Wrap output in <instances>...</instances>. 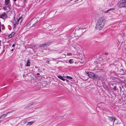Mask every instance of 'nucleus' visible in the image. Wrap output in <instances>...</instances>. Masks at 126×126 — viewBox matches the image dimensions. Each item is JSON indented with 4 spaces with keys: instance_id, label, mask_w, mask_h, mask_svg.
I'll use <instances>...</instances> for the list:
<instances>
[{
    "instance_id": "25",
    "label": "nucleus",
    "mask_w": 126,
    "mask_h": 126,
    "mask_svg": "<svg viewBox=\"0 0 126 126\" xmlns=\"http://www.w3.org/2000/svg\"><path fill=\"white\" fill-rule=\"evenodd\" d=\"M71 54H72L71 53H68V55H71Z\"/></svg>"
},
{
    "instance_id": "35",
    "label": "nucleus",
    "mask_w": 126,
    "mask_h": 126,
    "mask_svg": "<svg viewBox=\"0 0 126 126\" xmlns=\"http://www.w3.org/2000/svg\"><path fill=\"white\" fill-rule=\"evenodd\" d=\"M66 81L67 82L68 81V80H66Z\"/></svg>"
},
{
    "instance_id": "19",
    "label": "nucleus",
    "mask_w": 126,
    "mask_h": 126,
    "mask_svg": "<svg viewBox=\"0 0 126 126\" xmlns=\"http://www.w3.org/2000/svg\"><path fill=\"white\" fill-rule=\"evenodd\" d=\"M66 78L69 79H71L72 78V77L68 76H67Z\"/></svg>"
},
{
    "instance_id": "20",
    "label": "nucleus",
    "mask_w": 126,
    "mask_h": 126,
    "mask_svg": "<svg viewBox=\"0 0 126 126\" xmlns=\"http://www.w3.org/2000/svg\"><path fill=\"white\" fill-rule=\"evenodd\" d=\"M109 12L110 11H109V10H107L105 11L104 12L105 13H108V12Z\"/></svg>"
},
{
    "instance_id": "37",
    "label": "nucleus",
    "mask_w": 126,
    "mask_h": 126,
    "mask_svg": "<svg viewBox=\"0 0 126 126\" xmlns=\"http://www.w3.org/2000/svg\"><path fill=\"white\" fill-rule=\"evenodd\" d=\"M72 0H70V1H72Z\"/></svg>"
},
{
    "instance_id": "1",
    "label": "nucleus",
    "mask_w": 126,
    "mask_h": 126,
    "mask_svg": "<svg viewBox=\"0 0 126 126\" xmlns=\"http://www.w3.org/2000/svg\"><path fill=\"white\" fill-rule=\"evenodd\" d=\"M105 22V19L104 16L100 17L96 23L95 28L97 30H102L104 28Z\"/></svg>"
},
{
    "instance_id": "17",
    "label": "nucleus",
    "mask_w": 126,
    "mask_h": 126,
    "mask_svg": "<svg viewBox=\"0 0 126 126\" xmlns=\"http://www.w3.org/2000/svg\"><path fill=\"white\" fill-rule=\"evenodd\" d=\"M115 10V9L114 8H111L110 9H109V11H114Z\"/></svg>"
},
{
    "instance_id": "9",
    "label": "nucleus",
    "mask_w": 126,
    "mask_h": 126,
    "mask_svg": "<svg viewBox=\"0 0 126 126\" xmlns=\"http://www.w3.org/2000/svg\"><path fill=\"white\" fill-rule=\"evenodd\" d=\"M116 119L114 117H110V120L112 122H113V123L115 121V120Z\"/></svg>"
},
{
    "instance_id": "32",
    "label": "nucleus",
    "mask_w": 126,
    "mask_h": 126,
    "mask_svg": "<svg viewBox=\"0 0 126 126\" xmlns=\"http://www.w3.org/2000/svg\"><path fill=\"white\" fill-rule=\"evenodd\" d=\"M14 49H12L11 50V51H13V50H14Z\"/></svg>"
},
{
    "instance_id": "8",
    "label": "nucleus",
    "mask_w": 126,
    "mask_h": 126,
    "mask_svg": "<svg viewBox=\"0 0 126 126\" xmlns=\"http://www.w3.org/2000/svg\"><path fill=\"white\" fill-rule=\"evenodd\" d=\"M31 64L30 61V60H28L27 62V64L26 65V66H29Z\"/></svg>"
},
{
    "instance_id": "13",
    "label": "nucleus",
    "mask_w": 126,
    "mask_h": 126,
    "mask_svg": "<svg viewBox=\"0 0 126 126\" xmlns=\"http://www.w3.org/2000/svg\"><path fill=\"white\" fill-rule=\"evenodd\" d=\"M58 77L60 79H61L62 80H63V81H65V79H64L62 76H61L59 75L58 76Z\"/></svg>"
},
{
    "instance_id": "11",
    "label": "nucleus",
    "mask_w": 126,
    "mask_h": 126,
    "mask_svg": "<svg viewBox=\"0 0 126 126\" xmlns=\"http://www.w3.org/2000/svg\"><path fill=\"white\" fill-rule=\"evenodd\" d=\"M2 16L3 17V19H5L7 17V16L5 13H3L2 14Z\"/></svg>"
},
{
    "instance_id": "34",
    "label": "nucleus",
    "mask_w": 126,
    "mask_h": 126,
    "mask_svg": "<svg viewBox=\"0 0 126 126\" xmlns=\"http://www.w3.org/2000/svg\"><path fill=\"white\" fill-rule=\"evenodd\" d=\"M1 118H2V117H1V116H0V119H1Z\"/></svg>"
},
{
    "instance_id": "14",
    "label": "nucleus",
    "mask_w": 126,
    "mask_h": 126,
    "mask_svg": "<svg viewBox=\"0 0 126 126\" xmlns=\"http://www.w3.org/2000/svg\"><path fill=\"white\" fill-rule=\"evenodd\" d=\"M34 121H32L31 122H28V124H27V125H32L34 123Z\"/></svg>"
},
{
    "instance_id": "16",
    "label": "nucleus",
    "mask_w": 126,
    "mask_h": 126,
    "mask_svg": "<svg viewBox=\"0 0 126 126\" xmlns=\"http://www.w3.org/2000/svg\"><path fill=\"white\" fill-rule=\"evenodd\" d=\"M69 62L70 63H73V61L72 59H70L69 61Z\"/></svg>"
},
{
    "instance_id": "23",
    "label": "nucleus",
    "mask_w": 126,
    "mask_h": 126,
    "mask_svg": "<svg viewBox=\"0 0 126 126\" xmlns=\"http://www.w3.org/2000/svg\"><path fill=\"white\" fill-rule=\"evenodd\" d=\"M0 17L3 19V17L2 16V14L0 15Z\"/></svg>"
},
{
    "instance_id": "3",
    "label": "nucleus",
    "mask_w": 126,
    "mask_h": 126,
    "mask_svg": "<svg viewBox=\"0 0 126 126\" xmlns=\"http://www.w3.org/2000/svg\"><path fill=\"white\" fill-rule=\"evenodd\" d=\"M117 5L119 8H126V0H120L118 2Z\"/></svg>"
},
{
    "instance_id": "4",
    "label": "nucleus",
    "mask_w": 126,
    "mask_h": 126,
    "mask_svg": "<svg viewBox=\"0 0 126 126\" xmlns=\"http://www.w3.org/2000/svg\"><path fill=\"white\" fill-rule=\"evenodd\" d=\"M87 75L91 78L94 79L95 78V76L94 73L92 72H87L86 73Z\"/></svg>"
},
{
    "instance_id": "12",
    "label": "nucleus",
    "mask_w": 126,
    "mask_h": 126,
    "mask_svg": "<svg viewBox=\"0 0 126 126\" xmlns=\"http://www.w3.org/2000/svg\"><path fill=\"white\" fill-rule=\"evenodd\" d=\"M46 44H40V47H41L44 48L47 45Z\"/></svg>"
},
{
    "instance_id": "27",
    "label": "nucleus",
    "mask_w": 126,
    "mask_h": 126,
    "mask_svg": "<svg viewBox=\"0 0 126 126\" xmlns=\"http://www.w3.org/2000/svg\"><path fill=\"white\" fill-rule=\"evenodd\" d=\"M12 111H11L10 112H7L6 113V114H7H7L8 113H10V112H11Z\"/></svg>"
},
{
    "instance_id": "7",
    "label": "nucleus",
    "mask_w": 126,
    "mask_h": 126,
    "mask_svg": "<svg viewBox=\"0 0 126 126\" xmlns=\"http://www.w3.org/2000/svg\"><path fill=\"white\" fill-rule=\"evenodd\" d=\"M15 34V33L14 32H13L11 33L8 36V38H12Z\"/></svg>"
},
{
    "instance_id": "18",
    "label": "nucleus",
    "mask_w": 126,
    "mask_h": 126,
    "mask_svg": "<svg viewBox=\"0 0 126 126\" xmlns=\"http://www.w3.org/2000/svg\"><path fill=\"white\" fill-rule=\"evenodd\" d=\"M34 105V103H31L30 104H29V105L30 106V107H31L32 106H33V105Z\"/></svg>"
},
{
    "instance_id": "26",
    "label": "nucleus",
    "mask_w": 126,
    "mask_h": 126,
    "mask_svg": "<svg viewBox=\"0 0 126 126\" xmlns=\"http://www.w3.org/2000/svg\"><path fill=\"white\" fill-rule=\"evenodd\" d=\"M114 90H115L116 89V87L115 86L113 88Z\"/></svg>"
},
{
    "instance_id": "31",
    "label": "nucleus",
    "mask_w": 126,
    "mask_h": 126,
    "mask_svg": "<svg viewBox=\"0 0 126 126\" xmlns=\"http://www.w3.org/2000/svg\"><path fill=\"white\" fill-rule=\"evenodd\" d=\"M39 74H40L39 73H37V75H39Z\"/></svg>"
},
{
    "instance_id": "30",
    "label": "nucleus",
    "mask_w": 126,
    "mask_h": 126,
    "mask_svg": "<svg viewBox=\"0 0 126 126\" xmlns=\"http://www.w3.org/2000/svg\"><path fill=\"white\" fill-rule=\"evenodd\" d=\"M108 53H107V52H105V54L106 55H108Z\"/></svg>"
},
{
    "instance_id": "6",
    "label": "nucleus",
    "mask_w": 126,
    "mask_h": 126,
    "mask_svg": "<svg viewBox=\"0 0 126 126\" xmlns=\"http://www.w3.org/2000/svg\"><path fill=\"white\" fill-rule=\"evenodd\" d=\"M31 24L30 22L29 23H28L25 26V28L26 29H29L31 28L32 27V26H31Z\"/></svg>"
},
{
    "instance_id": "39",
    "label": "nucleus",
    "mask_w": 126,
    "mask_h": 126,
    "mask_svg": "<svg viewBox=\"0 0 126 126\" xmlns=\"http://www.w3.org/2000/svg\"><path fill=\"white\" fill-rule=\"evenodd\" d=\"M1 9L0 8V10Z\"/></svg>"
},
{
    "instance_id": "24",
    "label": "nucleus",
    "mask_w": 126,
    "mask_h": 126,
    "mask_svg": "<svg viewBox=\"0 0 126 126\" xmlns=\"http://www.w3.org/2000/svg\"><path fill=\"white\" fill-rule=\"evenodd\" d=\"M15 46V44H13L12 46V47H14Z\"/></svg>"
},
{
    "instance_id": "22",
    "label": "nucleus",
    "mask_w": 126,
    "mask_h": 126,
    "mask_svg": "<svg viewBox=\"0 0 126 126\" xmlns=\"http://www.w3.org/2000/svg\"><path fill=\"white\" fill-rule=\"evenodd\" d=\"M29 107H30V106H29V105L28 106H26V107H25V108L26 109H28Z\"/></svg>"
},
{
    "instance_id": "36",
    "label": "nucleus",
    "mask_w": 126,
    "mask_h": 126,
    "mask_svg": "<svg viewBox=\"0 0 126 126\" xmlns=\"http://www.w3.org/2000/svg\"><path fill=\"white\" fill-rule=\"evenodd\" d=\"M91 85H93V84H91Z\"/></svg>"
},
{
    "instance_id": "2",
    "label": "nucleus",
    "mask_w": 126,
    "mask_h": 126,
    "mask_svg": "<svg viewBox=\"0 0 126 126\" xmlns=\"http://www.w3.org/2000/svg\"><path fill=\"white\" fill-rule=\"evenodd\" d=\"M20 20V22L22 21V17H20L19 18H15L12 21L13 27V29H15L16 28L18 24L19 21Z\"/></svg>"
},
{
    "instance_id": "38",
    "label": "nucleus",
    "mask_w": 126,
    "mask_h": 126,
    "mask_svg": "<svg viewBox=\"0 0 126 126\" xmlns=\"http://www.w3.org/2000/svg\"><path fill=\"white\" fill-rule=\"evenodd\" d=\"M109 5H110V4H109ZM110 5H111V4H110Z\"/></svg>"
},
{
    "instance_id": "28",
    "label": "nucleus",
    "mask_w": 126,
    "mask_h": 126,
    "mask_svg": "<svg viewBox=\"0 0 126 126\" xmlns=\"http://www.w3.org/2000/svg\"><path fill=\"white\" fill-rule=\"evenodd\" d=\"M26 121H24V122L23 123L24 124H25L26 123Z\"/></svg>"
},
{
    "instance_id": "33",
    "label": "nucleus",
    "mask_w": 126,
    "mask_h": 126,
    "mask_svg": "<svg viewBox=\"0 0 126 126\" xmlns=\"http://www.w3.org/2000/svg\"><path fill=\"white\" fill-rule=\"evenodd\" d=\"M17 0H14V2H16V1Z\"/></svg>"
},
{
    "instance_id": "15",
    "label": "nucleus",
    "mask_w": 126,
    "mask_h": 126,
    "mask_svg": "<svg viewBox=\"0 0 126 126\" xmlns=\"http://www.w3.org/2000/svg\"><path fill=\"white\" fill-rule=\"evenodd\" d=\"M2 118H4L5 117L7 116V114H3L1 116Z\"/></svg>"
},
{
    "instance_id": "5",
    "label": "nucleus",
    "mask_w": 126,
    "mask_h": 126,
    "mask_svg": "<svg viewBox=\"0 0 126 126\" xmlns=\"http://www.w3.org/2000/svg\"><path fill=\"white\" fill-rule=\"evenodd\" d=\"M37 21L38 20L36 18H34L32 19L30 22L31 26H34L37 23Z\"/></svg>"
},
{
    "instance_id": "29",
    "label": "nucleus",
    "mask_w": 126,
    "mask_h": 126,
    "mask_svg": "<svg viewBox=\"0 0 126 126\" xmlns=\"http://www.w3.org/2000/svg\"><path fill=\"white\" fill-rule=\"evenodd\" d=\"M79 1V0H76L75 1V2H77L78 1Z\"/></svg>"
},
{
    "instance_id": "10",
    "label": "nucleus",
    "mask_w": 126,
    "mask_h": 126,
    "mask_svg": "<svg viewBox=\"0 0 126 126\" xmlns=\"http://www.w3.org/2000/svg\"><path fill=\"white\" fill-rule=\"evenodd\" d=\"M10 0H5V4L7 5H8L10 2Z\"/></svg>"
},
{
    "instance_id": "21",
    "label": "nucleus",
    "mask_w": 126,
    "mask_h": 126,
    "mask_svg": "<svg viewBox=\"0 0 126 126\" xmlns=\"http://www.w3.org/2000/svg\"><path fill=\"white\" fill-rule=\"evenodd\" d=\"M108 1V2H111L112 1H114L115 0H107Z\"/></svg>"
}]
</instances>
